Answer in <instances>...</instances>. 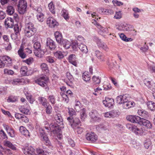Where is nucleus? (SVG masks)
I'll use <instances>...</instances> for the list:
<instances>
[{
    "instance_id": "dca6fc26",
    "label": "nucleus",
    "mask_w": 155,
    "mask_h": 155,
    "mask_svg": "<svg viewBox=\"0 0 155 155\" xmlns=\"http://www.w3.org/2000/svg\"><path fill=\"white\" fill-rule=\"evenodd\" d=\"M5 25L6 28H13L14 25L13 19L11 17L7 18L5 21Z\"/></svg>"
},
{
    "instance_id": "f3484780",
    "label": "nucleus",
    "mask_w": 155,
    "mask_h": 155,
    "mask_svg": "<svg viewBox=\"0 0 155 155\" xmlns=\"http://www.w3.org/2000/svg\"><path fill=\"white\" fill-rule=\"evenodd\" d=\"M77 41L74 43V45L72 46L73 49L76 48V45H78L81 44H83L85 42V39L81 35H78L77 37Z\"/></svg>"
},
{
    "instance_id": "7c9ffc66",
    "label": "nucleus",
    "mask_w": 155,
    "mask_h": 155,
    "mask_svg": "<svg viewBox=\"0 0 155 155\" xmlns=\"http://www.w3.org/2000/svg\"><path fill=\"white\" fill-rule=\"evenodd\" d=\"M100 28H101V29L98 31V33L103 36H105L106 34H108V28H105L101 27Z\"/></svg>"
},
{
    "instance_id": "aec40b11",
    "label": "nucleus",
    "mask_w": 155,
    "mask_h": 155,
    "mask_svg": "<svg viewBox=\"0 0 155 155\" xmlns=\"http://www.w3.org/2000/svg\"><path fill=\"white\" fill-rule=\"evenodd\" d=\"M89 115L91 118L95 121L99 119L98 114L96 110H92L89 113Z\"/></svg>"
},
{
    "instance_id": "b1692460",
    "label": "nucleus",
    "mask_w": 155,
    "mask_h": 155,
    "mask_svg": "<svg viewBox=\"0 0 155 155\" xmlns=\"http://www.w3.org/2000/svg\"><path fill=\"white\" fill-rule=\"evenodd\" d=\"M104 116L106 118H114L116 117V112L114 110L106 112L104 114Z\"/></svg>"
},
{
    "instance_id": "49530a36",
    "label": "nucleus",
    "mask_w": 155,
    "mask_h": 155,
    "mask_svg": "<svg viewBox=\"0 0 155 155\" xmlns=\"http://www.w3.org/2000/svg\"><path fill=\"white\" fill-rule=\"evenodd\" d=\"M153 82L152 80L148 78H145L143 80V82L144 84L148 88H150V86L152 83Z\"/></svg>"
},
{
    "instance_id": "774afa93",
    "label": "nucleus",
    "mask_w": 155,
    "mask_h": 155,
    "mask_svg": "<svg viewBox=\"0 0 155 155\" xmlns=\"http://www.w3.org/2000/svg\"><path fill=\"white\" fill-rule=\"evenodd\" d=\"M140 49L142 51L145 52L148 50V46L146 45V43L145 42L143 47H140Z\"/></svg>"
},
{
    "instance_id": "4c0bfd02",
    "label": "nucleus",
    "mask_w": 155,
    "mask_h": 155,
    "mask_svg": "<svg viewBox=\"0 0 155 155\" xmlns=\"http://www.w3.org/2000/svg\"><path fill=\"white\" fill-rule=\"evenodd\" d=\"M148 108L152 111L155 110V103L153 102L150 101L147 103Z\"/></svg>"
},
{
    "instance_id": "7ed1b4c3",
    "label": "nucleus",
    "mask_w": 155,
    "mask_h": 155,
    "mask_svg": "<svg viewBox=\"0 0 155 155\" xmlns=\"http://www.w3.org/2000/svg\"><path fill=\"white\" fill-rule=\"evenodd\" d=\"M45 129L48 130V132L51 130L53 132V133L57 134V137L61 139L62 137V134L61 133V130L60 128L57 125H51L50 126V128H49L48 127L45 126Z\"/></svg>"
},
{
    "instance_id": "20e7f679",
    "label": "nucleus",
    "mask_w": 155,
    "mask_h": 155,
    "mask_svg": "<svg viewBox=\"0 0 155 155\" xmlns=\"http://www.w3.org/2000/svg\"><path fill=\"white\" fill-rule=\"evenodd\" d=\"M69 124L74 129H76L79 125L81 126V122L78 117L73 118L71 117L67 118Z\"/></svg>"
},
{
    "instance_id": "603ef678",
    "label": "nucleus",
    "mask_w": 155,
    "mask_h": 155,
    "mask_svg": "<svg viewBox=\"0 0 155 155\" xmlns=\"http://www.w3.org/2000/svg\"><path fill=\"white\" fill-rule=\"evenodd\" d=\"M18 101L17 98L15 96H10L7 99V102H15Z\"/></svg>"
},
{
    "instance_id": "a19ab883",
    "label": "nucleus",
    "mask_w": 155,
    "mask_h": 155,
    "mask_svg": "<svg viewBox=\"0 0 155 155\" xmlns=\"http://www.w3.org/2000/svg\"><path fill=\"white\" fill-rule=\"evenodd\" d=\"M40 68L43 71L45 72L46 73L48 72L49 71L48 66L45 63L41 64L40 65Z\"/></svg>"
},
{
    "instance_id": "473e14b6",
    "label": "nucleus",
    "mask_w": 155,
    "mask_h": 155,
    "mask_svg": "<svg viewBox=\"0 0 155 155\" xmlns=\"http://www.w3.org/2000/svg\"><path fill=\"white\" fill-rule=\"evenodd\" d=\"M87 115L86 113V109L84 108L81 109L80 118L82 121H84L87 117Z\"/></svg>"
},
{
    "instance_id": "e2e57ef3",
    "label": "nucleus",
    "mask_w": 155,
    "mask_h": 155,
    "mask_svg": "<svg viewBox=\"0 0 155 155\" xmlns=\"http://www.w3.org/2000/svg\"><path fill=\"white\" fill-rule=\"evenodd\" d=\"M19 34L15 33L12 34L11 37L13 40L17 41L18 39V36Z\"/></svg>"
},
{
    "instance_id": "bb28decb",
    "label": "nucleus",
    "mask_w": 155,
    "mask_h": 155,
    "mask_svg": "<svg viewBox=\"0 0 155 155\" xmlns=\"http://www.w3.org/2000/svg\"><path fill=\"white\" fill-rule=\"evenodd\" d=\"M66 75L67 78L69 80V81L66 82V83L68 85L71 86L72 85V82L74 80L73 77L69 72H67Z\"/></svg>"
},
{
    "instance_id": "1a4fd4ad",
    "label": "nucleus",
    "mask_w": 155,
    "mask_h": 155,
    "mask_svg": "<svg viewBox=\"0 0 155 155\" xmlns=\"http://www.w3.org/2000/svg\"><path fill=\"white\" fill-rule=\"evenodd\" d=\"M54 118L56 121V123H52L48 127L49 128H50V126L51 125H57L60 127H63V120L61 114L59 113L57 114L54 116Z\"/></svg>"
},
{
    "instance_id": "3c124183",
    "label": "nucleus",
    "mask_w": 155,
    "mask_h": 155,
    "mask_svg": "<svg viewBox=\"0 0 155 155\" xmlns=\"http://www.w3.org/2000/svg\"><path fill=\"white\" fill-rule=\"evenodd\" d=\"M92 79L94 84H99L101 82V79L98 77L94 76Z\"/></svg>"
},
{
    "instance_id": "0eeeda50",
    "label": "nucleus",
    "mask_w": 155,
    "mask_h": 155,
    "mask_svg": "<svg viewBox=\"0 0 155 155\" xmlns=\"http://www.w3.org/2000/svg\"><path fill=\"white\" fill-rule=\"evenodd\" d=\"M30 7L34 11V12H37V17L38 21L40 22H42L44 21V15L42 12V9L40 7L35 8L32 6L30 5Z\"/></svg>"
},
{
    "instance_id": "a878e982",
    "label": "nucleus",
    "mask_w": 155,
    "mask_h": 155,
    "mask_svg": "<svg viewBox=\"0 0 155 155\" xmlns=\"http://www.w3.org/2000/svg\"><path fill=\"white\" fill-rule=\"evenodd\" d=\"M54 35L58 43L61 42V40L63 39L61 33L59 31H56L55 32Z\"/></svg>"
},
{
    "instance_id": "ea45409f",
    "label": "nucleus",
    "mask_w": 155,
    "mask_h": 155,
    "mask_svg": "<svg viewBox=\"0 0 155 155\" xmlns=\"http://www.w3.org/2000/svg\"><path fill=\"white\" fill-rule=\"evenodd\" d=\"M14 12L15 9L12 6H8L7 7L6 12L8 15H11L13 14Z\"/></svg>"
},
{
    "instance_id": "864d4df0",
    "label": "nucleus",
    "mask_w": 155,
    "mask_h": 155,
    "mask_svg": "<svg viewBox=\"0 0 155 155\" xmlns=\"http://www.w3.org/2000/svg\"><path fill=\"white\" fill-rule=\"evenodd\" d=\"M48 98L50 102L52 104H54L55 103V99L54 96L53 95H50L48 97Z\"/></svg>"
},
{
    "instance_id": "4468645a",
    "label": "nucleus",
    "mask_w": 155,
    "mask_h": 155,
    "mask_svg": "<svg viewBox=\"0 0 155 155\" xmlns=\"http://www.w3.org/2000/svg\"><path fill=\"white\" fill-rule=\"evenodd\" d=\"M103 103L105 107L111 108L114 104V101L112 98L106 97L105 100L103 101Z\"/></svg>"
},
{
    "instance_id": "13d9d810",
    "label": "nucleus",
    "mask_w": 155,
    "mask_h": 155,
    "mask_svg": "<svg viewBox=\"0 0 155 155\" xmlns=\"http://www.w3.org/2000/svg\"><path fill=\"white\" fill-rule=\"evenodd\" d=\"M121 17L122 14L121 13V12L120 11L116 12L114 17V18L117 19H120L121 18Z\"/></svg>"
},
{
    "instance_id": "c85d7f7f",
    "label": "nucleus",
    "mask_w": 155,
    "mask_h": 155,
    "mask_svg": "<svg viewBox=\"0 0 155 155\" xmlns=\"http://www.w3.org/2000/svg\"><path fill=\"white\" fill-rule=\"evenodd\" d=\"M34 53L36 56L40 58L42 57L44 54V51L41 48L34 50Z\"/></svg>"
},
{
    "instance_id": "58836bf2",
    "label": "nucleus",
    "mask_w": 155,
    "mask_h": 155,
    "mask_svg": "<svg viewBox=\"0 0 155 155\" xmlns=\"http://www.w3.org/2000/svg\"><path fill=\"white\" fill-rule=\"evenodd\" d=\"M48 7L50 11L53 14L55 13V11L54 9V5L53 2H51L48 5Z\"/></svg>"
},
{
    "instance_id": "f704fd0d",
    "label": "nucleus",
    "mask_w": 155,
    "mask_h": 155,
    "mask_svg": "<svg viewBox=\"0 0 155 155\" xmlns=\"http://www.w3.org/2000/svg\"><path fill=\"white\" fill-rule=\"evenodd\" d=\"M4 145L13 150H15L16 147L9 141H6L4 142Z\"/></svg>"
},
{
    "instance_id": "ddd939ff",
    "label": "nucleus",
    "mask_w": 155,
    "mask_h": 155,
    "mask_svg": "<svg viewBox=\"0 0 155 155\" xmlns=\"http://www.w3.org/2000/svg\"><path fill=\"white\" fill-rule=\"evenodd\" d=\"M46 22L47 25L51 28H54L58 25V23L57 21L51 17L48 18Z\"/></svg>"
},
{
    "instance_id": "bf43d9fd",
    "label": "nucleus",
    "mask_w": 155,
    "mask_h": 155,
    "mask_svg": "<svg viewBox=\"0 0 155 155\" xmlns=\"http://www.w3.org/2000/svg\"><path fill=\"white\" fill-rule=\"evenodd\" d=\"M4 73L8 75H12L14 73V71L11 70H8L7 69H4Z\"/></svg>"
},
{
    "instance_id": "0e129e2a",
    "label": "nucleus",
    "mask_w": 155,
    "mask_h": 155,
    "mask_svg": "<svg viewBox=\"0 0 155 155\" xmlns=\"http://www.w3.org/2000/svg\"><path fill=\"white\" fill-rule=\"evenodd\" d=\"M46 107V113L48 114H50L52 111V108L51 105H47Z\"/></svg>"
},
{
    "instance_id": "a211bd4d",
    "label": "nucleus",
    "mask_w": 155,
    "mask_h": 155,
    "mask_svg": "<svg viewBox=\"0 0 155 155\" xmlns=\"http://www.w3.org/2000/svg\"><path fill=\"white\" fill-rule=\"evenodd\" d=\"M68 59L69 62L70 63L75 66H77V58L75 54H72L70 55L68 57Z\"/></svg>"
},
{
    "instance_id": "f8f14e48",
    "label": "nucleus",
    "mask_w": 155,
    "mask_h": 155,
    "mask_svg": "<svg viewBox=\"0 0 155 155\" xmlns=\"http://www.w3.org/2000/svg\"><path fill=\"white\" fill-rule=\"evenodd\" d=\"M126 118L128 120L131 122L141 124L140 122L141 118L138 116L133 115H128L127 117Z\"/></svg>"
},
{
    "instance_id": "5701e85b",
    "label": "nucleus",
    "mask_w": 155,
    "mask_h": 155,
    "mask_svg": "<svg viewBox=\"0 0 155 155\" xmlns=\"http://www.w3.org/2000/svg\"><path fill=\"white\" fill-rule=\"evenodd\" d=\"M59 43L63 45L65 49H68L70 48L71 46V43L70 41L66 39H63L61 40V42Z\"/></svg>"
},
{
    "instance_id": "393cba45",
    "label": "nucleus",
    "mask_w": 155,
    "mask_h": 155,
    "mask_svg": "<svg viewBox=\"0 0 155 155\" xmlns=\"http://www.w3.org/2000/svg\"><path fill=\"white\" fill-rule=\"evenodd\" d=\"M138 114L143 117L147 118L149 117V115L147 112L143 109H139L137 111Z\"/></svg>"
},
{
    "instance_id": "9b49d317",
    "label": "nucleus",
    "mask_w": 155,
    "mask_h": 155,
    "mask_svg": "<svg viewBox=\"0 0 155 155\" xmlns=\"http://www.w3.org/2000/svg\"><path fill=\"white\" fill-rule=\"evenodd\" d=\"M18 7L19 12L21 14H24L26 11L27 3L25 0L19 1Z\"/></svg>"
},
{
    "instance_id": "4d7b16f0",
    "label": "nucleus",
    "mask_w": 155,
    "mask_h": 155,
    "mask_svg": "<svg viewBox=\"0 0 155 155\" xmlns=\"http://www.w3.org/2000/svg\"><path fill=\"white\" fill-rule=\"evenodd\" d=\"M8 133L11 137H14L15 136V130L12 128H10V129L9 130V132H8Z\"/></svg>"
},
{
    "instance_id": "79ce46f5",
    "label": "nucleus",
    "mask_w": 155,
    "mask_h": 155,
    "mask_svg": "<svg viewBox=\"0 0 155 155\" xmlns=\"http://www.w3.org/2000/svg\"><path fill=\"white\" fill-rule=\"evenodd\" d=\"M36 31V28L34 27L33 24L30 23V33L31 34V35H34Z\"/></svg>"
},
{
    "instance_id": "f257e3e1",
    "label": "nucleus",
    "mask_w": 155,
    "mask_h": 155,
    "mask_svg": "<svg viewBox=\"0 0 155 155\" xmlns=\"http://www.w3.org/2000/svg\"><path fill=\"white\" fill-rule=\"evenodd\" d=\"M128 97L124 95H120L116 97L117 103L119 104H122L123 107L124 109H129L135 104L133 101H128Z\"/></svg>"
},
{
    "instance_id": "72a5a7b5",
    "label": "nucleus",
    "mask_w": 155,
    "mask_h": 155,
    "mask_svg": "<svg viewBox=\"0 0 155 155\" xmlns=\"http://www.w3.org/2000/svg\"><path fill=\"white\" fill-rule=\"evenodd\" d=\"M61 14L62 16L66 20L69 19V16L67 10L64 9H62L61 11Z\"/></svg>"
},
{
    "instance_id": "6e6d98bb",
    "label": "nucleus",
    "mask_w": 155,
    "mask_h": 155,
    "mask_svg": "<svg viewBox=\"0 0 155 155\" xmlns=\"http://www.w3.org/2000/svg\"><path fill=\"white\" fill-rule=\"evenodd\" d=\"M123 31H129L130 30V25L127 24H123Z\"/></svg>"
},
{
    "instance_id": "5fc2aeb1",
    "label": "nucleus",
    "mask_w": 155,
    "mask_h": 155,
    "mask_svg": "<svg viewBox=\"0 0 155 155\" xmlns=\"http://www.w3.org/2000/svg\"><path fill=\"white\" fill-rule=\"evenodd\" d=\"M18 53L19 56L22 59H24L26 57V54L24 52V51H21L18 50Z\"/></svg>"
},
{
    "instance_id": "2f4dec72",
    "label": "nucleus",
    "mask_w": 155,
    "mask_h": 155,
    "mask_svg": "<svg viewBox=\"0 0 155 155\" xmlns=\"http://www.w3.org/2000/svg\"><path fill=\"white\" fill-rule=\"evenodd\" d=\"M82 78L83 80L87 82L89 81L91 79L89 72L86 71L84 72L83 74Z\"/></svg>"
},
{
    "instance_id": "9d476101",
    "label": "nucleus",
    "mask_w": 155,
    "mask_h": 155,
    "mask_svg": "<svg viewBox=\"0 0 155 155\" xmlns=\"http://www.w3.org/2000/svg\"><path fill=\"white\" fill-rule=\"evenodd\" d=\"M39 131L42 140L44 141L47 146L48 147L50 146L51 144L50 140L45 133L44 130L42 128H40L39 129Z\"/></svg>"
},
{
    "instance_id": "39448f33",
    "label": "nucleus",
    "mask_w": 155,
    "mask_h": 155,
    "mask_svg": "<svg viewBox=\"0 0 155 155\" xmlns=\"http://www.w3.org/2000/svg\"><path fill=\"white\" fill-rule=\"evenodd\" d=\"M126 126L128 129L132 131L136 135H142L144 134V131L143 129H140L136 126L132 125L130 124H127Z\"/></svg>"
},
{
    "instance_id": "69168bd1",
    "label": "nucleus",
    "mask_w": 155,
    "mask_h": 155,
    "mask_svg": "<svg viewBox=\"0 0 155 155\" xmlns=\"http://www.w3.org/2000/svg\"><path fill=\"white\" fill-rule=\"evenodd\" d=\"M34 48L35 50H37L41 48V45L40 42H36L34 43Z\"/></svg>"
},
{
    "instance_id": "f03ea898",
    "label": "nucleus",
    "mask_w": 155,
    "mask_h": 155,
    "mask_svg": "<svg viewBox=\"0 0 155 155\" xmlns=\"http://www.w3.org/2000/svg\"><path fill=\"white\" fill-rule=\"evenodd\" d=\"M49 82L48 78L46 75H42L35 80V82L40 86L46 88Z\"/></svg>"
},
{
    "instance_id": "412c9836",
    "label": "nucleus",
    "mask_w": 155,
    "mask_h": 155,
    "mask_svg": "<svg viewBox=\"0 0 155 155\" xmlns=\"http://www.w3.org/2000/svg\"><path fill=\"white\" fill-rule=\"evenodd\" d=\"M47 45L51 50H54L56 48L55 43L50 38H48L46 42Z\"/></svg>"
},
{
    "instance_id": "a18cd8bd",
    "label": "nucleus",
    "mask_w": 155,
    "mask_h": 155,
    "mask_svg": "<svg viewBox=\"0 0 155 155\" xmlns=\"http://www.w3.org/2000/svg\"><path fill=\"white\" fill-rule=\"evenodd\" d=\"M152 144L151 142L149 139L146 140L145 141L144 146V147L146 149H148L149 147H150Z\"/></svg>"
},
{
    "instance_id": "680f3d73",
    "label": "nucleus",
    "mask_w": 155,
    "mask_h": 155,
    "mask_svg": "<svg viewBox=\"0 0 155 155\" xmlns=\"http://www.w3.org/2000/svg\"><path fill=\"white\" fill-rule=\"evenodd\" d=\"M112 2L114 6H120L123 5V3L117 0H113Z\"/></svg>"
},
{
    "instance_id": "de8ad7c7",
    "label": "nucleus",
    "mask_w": 155,
    "mask_h": 155,
    "mask_svg": "<svg viewBox=\"0 0 155 155\" xmlns=\"http://www.w3.org/2000/svg\"><path fill=\"white\" fill-rule=\"evenodd\" d=\"M29 23H28L27 24V26L25 28V36L24 37V39L26 40L27 39V37L28 38V36H29L28 33H29V25H28Z\"/></svg>"
},
{
    "instance_id": "6e6552de",
    "label": "nucleus",
    "mask_w": 155,
    "mask_h": 155,
    "mask_svg": "<svg viewBox=\"0 0 155 155\" xmlns=\"http://www.w3.org/2000/svg\"><path fill=\"white\" fill-rule=\"evenodd\" d=\"M96 42L99 48L102 49L106 51H108L109 48L106 44L104 42L101 41V40L97 37H95L94 39Z\"/></svg>"
},
{
    "instance_id": "338daca9",
    "label": "nucleus",
    "mask_w": 155,
    "mask_h": 155,
    "mask_svg": "<svg viewBox=\"0 0 155 155\" xmlns=\"http://www.w3.org/2000/svg\"><path fill=\"white\" fill-rule=\"evenodd\" d=\"M0 135L3 139H7L8 138L7 136L2 130H1L0 131Z\"/></svg>"
},
{
    "instance_id": "2eb2a0df",
    "label": "nucleus",
    "mask_w": 155,
    "mask_h": 155,
    "mask_svg": "<svg viewBox=\"0 0 155 155\" xmlns=\"http://www.w3.org/2000/svg\"><path fill=\"white\" fill-rule=\"evenodd\" d=\"M86 139L91 142H95L97 139V136L94 132H91L86 135Z\"/></svg>"
},
{
    "instance_id": "37998d69",
    "label": "nucleus",
    "mask_w": 155,
    "mask_h": 155,
    "mask_svg": "<svg viewBox=\"0 0 155 155\" xmlns=\"http://www.w3.org/2000/svg\"><path fill=\"white\" fill-rule=\"evenodd\" d=\"M54 55L56 58L59 59H62L64 57V54L60 51H56L54 53Z\"/></svg>"
},
{
    "instance_id": "cd10ccee",
    "label": "nucleus",
    "mask_w": 155,
    "mask_h": 155,
    "mask_svg": "<svg viewBox=\"0 0 155 155\" xmlns=\"http://www.w3.org/2000/svg\"><path fill=\"white\" fill-rule=\"evenodd\" d=\"M19 130L21 134L25 137H29V132L25 127L21 126L19 128Z\"/></svg>"
},
{
    "instance_id": "c9c22d12",
    "label": "nucleus",
    "mask_w": 155,
    "mask_h": 155,
    "mask_svg": "<svg viewBox=\"0 0 155 155\" xmlns=\"http://www.w3.org/2000/svg\"><path fill=\"white\" fill-rule=\"evenodd\" d=\"M38 100L45 107H46L48 105V102L46 99L42 97H39Z\"/></svg>"
},
{
    "instance_id": "8fccbe9b",
    "label": "nucleus",
    "mask_w": 155,
    "mask_h": 155,
    "mask_svg": "<svg viewBox=\"0 0 155 155\" xmlns=\"http://www.w3.org/2000/svg\"><path fill=\"white\" fill-rule=\"evenodd\" d=\"M61 95L62 98V101L66 103H68L69 101V99L67 94L64 93H63L61 94Z\"/></svg>"
},
{
    "instance_id": "6ab92c4d",
    "label": "nucleus",
    "mask_w": 155,
    "mask_h": 155,
    "mask_svg": "<svg viewBox=\"0 0 155 155\" xmlns=\"http://www.w3.org/2000/svg\"><path fill=\"white\" fill-rule=\"evenodd\" d=\"M95 56L101 62L105 61L104 56V54L99 50H96L95 51Z\"/></svg>"
},
{
    "instance_id": "09e8293b",
    "label": "nucleus",
    "mask_w": 155,
    "mask_h": 155,
    "mask_svg": "<svg viewBox=\"0 0 155 155\" xmlns=\"http://www.w3.org/2000/svg\"><path fill=\"white\" fill-rule=\"evenodd\" d=\"M148 68L155 73V65L153 62H151L148 64Z\"/></svg>"
},
{
    "instance_id": "052dcab7",
    "label": "nucleus",
    "mask_w": 155,
    "mask_h": 155,
    "mask_svg": "<svg viewBox=\"0 0 155 155\" xmlns=\"http://www.w3.org/2000/svg\"><path fill=\"white\" fill-rule=\"evenodd\" d=\"M14 33H16L19 34L20 31L21 29H19V27L17 24H15L14 25Z\"/></svg>"
},
{
    "instance_id": "c03bdc74",
    "label": "nucleus",
    "mask_w": 155,
    "mask_h": 155,
    "mask_svg": "<svg viewBox=\"0 0 155 155\" xmlns=\"http://www.w3.org/2000/svg\"><path fill=\"white\" fill-rule=\"evenodd\" d=\"M75 104L74 107V109L77 112H79L80 110H81L80 106L81 104L79 101H75Z\"/></svg>"
},
{
    "instance_id": "423d86ee",
    "label": "nucleus",
    "mask_w": 155,
    "mask_h": 155,
    "mask_svg": "<svg viewBox=\"0 0 155 155\" xmlns=\"http://www.w3.org/2000/svg\"><path fill=\"white\" fill-rule=\"evenodd\" d=\"M12 63V59L8 56H3L0 58V68L4 67L5 65H9Z\"/></svg>"
},
{
    "instance_id": "c756f323",
    "label": "nucleus",
    "mask_w": 155,
    "mask_h": 155,
    "mask_svg": "<svg viewBox=\"0 0 155 155\" xmlns=\"http://www.w3.org/2000/svg\"><path fill=\"white\" fill-rule=\"evenodd\" d=\"M78 46L81 51L85 53H87L88 52V49L87 46L83 44H81L78 45H76V47Z\"/></svg>"
},
{
    "instance_id": "e433bc0d",
    "label": "nucleus",
    "mask_w": 155,
    "mask_h": 155,
    "mask_svg": "<svg viewBox=\"0 0 155 155\" xmlns=\"http://www.w3.org/2000/svg\"><path fill=\"white\" fill-rule=\"evenodd\" d=\"M28 68L26 66H23L21 67L20 70V73L23 76L28 75L27 72H28Z\"/></svg>"
},
{
    "instance_id": "4be33fe9",
    "label": "nucleus",
    "mask_w": 155,
    "mask_h": 155,
    "mask_svg": "<svg viewBox=\"0 0 155 155\" xmlns=\"http://www.w3.org/2000/svg\"><path fill=\"white\" fill-rule=\"evenodd\" d=\"M140 123V124H142L148 128H151L152 127V124L150 122L146 119L141 118Z\"/></svg>"
}]
</instances>
